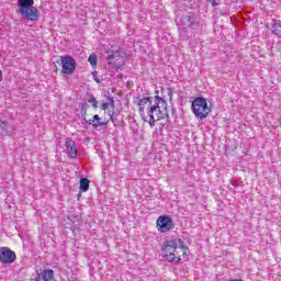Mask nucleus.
Returning <instances> with one entry per match:
<instances>
[{"label": "nucleus", "instance_id": "9d476101", "mask_svg": "<svg viewBox=\"0 0 281 281\" xmlns=\"http://www.w3.org/2000/svg\"><path fill=\"white\" fill-rule=\"evenodd\" d=\"M126 59L124 56L120 55V53H111L108 55V65H112L114 69H120V67H124Z\"/></svg>", "mask_w": 281, "mask_h": 281}, {"label": "nucleus", "instance_id": "5701e85b", "mask_svg": "<svg viewBox=\"0 0 281 281\" xmlns=\"http://www.w3.org/2000/svg\"><path fill=\"white\" fill-rule=\"evenodd\" d=\"M108 104L109 106H112V109H115V100L113 97H108Z\"/></svg>", "mask_w": 281, "mask_h": 281}, {"label": "nucleus", "instance_id": "9b49d317", "mask_svg": "<svg viewBox=\"0 0 281 281\" xmlns=\"http://www.w3.org/2000/svg\"><path fill=\"white\" fill-rule=\"evenodd\" d=\"M16 255L15 251L9 248H0V262L3 265H11L15 262Z\"/></svg>", "mask_w": 281, "mask_h": 281}, {"label": "nucleus", "instance_id": "f257e3e1", "mask_svg": "<svg viewBox=\"0 0 281 281\" xmlns=\"http://www.w3.org/2000/svg\"><path fill=\"white\" fill-rule=\"evenodd\" d=\"M156 95L154 97V104L150 105V108H147V117H150V115H155V120H166L165 123L160 124L159 131H168L170 128V115L168 114V108H161L159 104L166 103V100L164 98H160L159 91H155Z\"/></svg>", "mask_w": 281, "mask_h": 281}, {"label": "nucleus", "instance_id": "412c9836", "mask_svg": "<svg viewBox=\"0 0 281 281\" xmlns=\"http://www.w3.org/2000/svg\"><path fill=\"white\" fill-rule=\"evenodd\" d=\"M177 25L179 26V34H187L188 33V26L181 25L180 22H178Z\"/></svg>", "mask_w": 281, "mask_h": 281}, {"label": "nucleus", "instance_id": "cd10ccee", "mask_svg": "<svg viewBox=\"0 0 281 281\" xmlns=\"http://www.w3.org/2000/svg\"><path fill=\"white\" fill-rule=\"evenodd\" d=\"M227 281H244L243 279H234V280H227Z\"/></svg>", "mask_w": 281, "mask_h": 281}, {"label": "nucleus", "instance_id": "6ab92c4d", "mask_svg": "<svg viewBox=\"0 0 281 281\" xmlns=\"http://www.w3.org/2000/svg\"><path fill=\"white\" fill-rule=\"evenodd\" d=\"M88 63H90L91 67H98V55L91 54L88 57Z\"/></svg>", "mask_w": 281, "mask_h": 281}, {"label": "nucleus", "instance_id": "a211bd4d", "mask_svg": "<svg viewBox=\"0 0 281 281\" xmlns=\"http://www.w3.org/2000/svg\"><path fill=\"white\" fill-rule=\"evenodd\" d=\"M0 128H1V133L3 135H10V133H12V128L10 127L8 122H1L0 123Z\"/></svg>", "mask_w": 281, "mask_h": 281}, {"label": "nucleus", "instance_id": "c756f323", "mask_svg": "<svg viewBox=\"0 0 281 281\" xmlns=\"http://www.w3.org/2000/svg\"><path fill=\"white\" fill-rule=\"evenodd\" d=\"M111 122H113V115L110 116Z\"/></svg>", "mask_w": 281, "mask_h": 281}, {"label": "nucleus", "instance_id": "a878e982", "mask_svg": "<svg viewBox=\"0 0 281 281\" xmlns=\"http://www.w3.org/2000/svg\"><path fill=\"white\" fill-rule=\"evenodd\" d=\"M101 109H102V111H106L109 109V103L108 102H103L101 104Z\"/></svg>", "mask_w": 281, "mask_h": 281}, {"label": "nucleus", "instance_id": "7ed1b4c3", "mask_svg": "<svg viewBox=\"0 0 281 281\" xmlns=\"http://www.w3.org/2000/svg\"><path fill=\"white\" fill-rule=\"evenodd\" d=\"M191 111L196 120H205L210 113H212V108L207 104V99L203 97H196L191 102Z\"/></svg>", "mask_w": 281, "mask_h": 281}, {"label": "nucleus", "instance_id": "bb28decb", "mask_svg": "<svg viewBox=\"0 0 281 281\" xmlns=\"http://www.w3.org/2000/svg\"><path fill=\"white\" fill-rule=\"evenodd\" d=\"M3 80V71L0 70V82Z\"/></svg>", "mask_w": 281, "mask_h": 281}, {"label": "nucleus", "instance_id": "dca6fc26", "mask_svg": "<svg viewBox=\"0 0 281 281\" xmlns=\"http://www.w3.org/2000/svg\"><path fill=\"white\" fill-rule=\"evenodd\" d=\"M90 183H91V181L88 178H81L79 181L80 192H88Z\"/></svg>", "mask_w": 281, "mask_h": 281}, {"label": "nucleus", "instance_id": "f3484780", "mask_svg": "<svg viewBox=\"0 0 281 281\" xmlns=\"http://www.w3.org/2000/svg\"><path fill=\"white\" fill-rule=\"evenodd\" d=\"M271 27H272V34H274L276 36H280V34H281L280 20H272Z\"/></svg>", "mask_w": 281, "mask_h": 281}, {"label": "nucleus", "instance_id": "0eeeda50", "mask_svg": "<svg viewBox=\"0 0 281 281\" xmlns=\"http://www.w3.org/2000/svg\"><path fill=\"white\" fill-rule=\"evenodd\" d=\"M83 225L85 223L82 220L76 215H69L64 220V227H66V229H71L74 234H80V229H82Z\"/></svg>", "mask_w": 281, "mask_h": 281}, {"label": "nucleus", "instance_id": "1a4fd4ad", "mask_svg": "<svg viewBox=\"0 0 281 281\" xmlns=\"http://www.w3.org/2000/svg\"><path fill=\"white\" fill-rule=\"evenodd\" d=\"M180 25H184V27H190L191 30H196L199 27V15L194 12H189L182 15L179 20Z\"/></svg>", "mask_w": 281, "mask_h": 281}, {"label": "nucleus", "instance_id": "423d86ee", "mask_svg": "<svg viewBox=\"0 0 281 281\" xmlns=\"http://www.w3.org/2000/svg\"><path fill=\"white\" fill-rule=\"evenodd\" d=\"M60 63L61 74H65L66 76H71L76 71V67H78L76 59L70 55L60 56Z\"/></svg>", "mask_w": 281, "mask_h": 281}, {"label": "nucleus", "instance_id": "20e7f679", "mask_svg": "<svg viewBox=\"0 0 281 281\" xmlns=\"http://www.w3.org/2000/svg\"><path fill=\"white\" fill-rule=\"evenodd\" d=\"M189 254L188 248H162V258L168 262L178 263Z\"/></svg>", "mask_w": 281, "mask_h": 281}, {"label": "nucleus", "instance_id": "f03ea898", "mask_svg": "<svg viewBox=\"0 0 281 281\" xmlns=\"http://www.w3.org/2000/svg\"><path fill=\"white\" fill-rule=\"evenodd\" d=\"M19 12L25 21H38L41 11L34 7V0H18Z\"/></svg>", "mask_w": 281, "mask_h": 281}, {"label": "nucleus", "instance_id": "4be33fe9", "mask_svg": "<svg viewBox=\"0 0 281 281\" xmlns=\"http://www.w3.org/2000/svg\"><path fill=\"white\" fill-rule=\"evenodd\" d=\"M148 122H149L150 128H154L155 122H159V120L155 119V115L150 114Z\"/></svg>", "mask_w": 281, "mask_h": 281}, {"label": "nucleus", "instance_id": "4468645a", "mask_svg": "<svg viewBox=\"0 0 281 281\" xmlns=\"http://www.w3.org/2000/svg\"><path fill=\"white\" fill-rule=\"evenodd\" d=\"M35 281H56L55 272L52 269H45L38 273Z\"/></svg>", "mask_w": 281, "mask_h": 281}, {"label": "nucleus", "instance_id": "ddd939ff", "mask_svg": "<svg viewBox=\"0 0 281 281\" xmlns=\"http://www.w3.org/2000/svg\"><path fill=\"white\" fill-rule=\"evenodd\" d=\"M65 146L70 159H76L78 157V147L76 146V142L71 138H66Z\"/></svg>", "mask_w": 281, "mask_h": 281}, {"label": "nucleus", "instance_id": "2eb2a0df", "mask_svg": "<svg viewBox=\"0 0 281 281\" xmlns=\"http://www.w3.org/2000/svg\"><path fill=\"white\" fill-rule=\"evenodd\" d=\"M165 247H188V239L173 238L165 243Z\"/></svg>", "mask_w": 281, "mask_h": 281}, {"label": "nucleus", "instance_id": "c85d7f7f", "mask_svg": "<svg viewBox=\"0 0 281 281\" xmlns=\"http://www.w3.org/2000/svg\"><path fill=\"white\" fill-rule=\"evenodd\" d=\"M78 199H80V196H82V192H80V190H79V193H78Z\"/></svg>", "mask_w": 281, "mask_h": 281}, {"label": "nucleus", "instance_id": "f8f14e48", "mask_svg": "<svg viewBox=\"0 0 281 281\" xmlns=\"http://www.w3.org/2000/svg\"><path fill=\"white\" fill-rule=\"evenodd\" d=\"M153 97H145L143 99H139L138 101V113L142 117V120H144V122H146V112H144V109H150V106H153Z\"/></svg>", "mask_w": 281, "mask_h": 281}, {"label": "nucleus", "instance_id": "b1692460", "mask_svg": "<svg viewBox=\"0 0 281 281\" xmlns=\"http://www.w3.org/2000/svg\"><path fill=\"white\" fill-rule=\"evenodd\" d=\"M92 76H93V78H94V81H95L98 85H100V82H102V80H100V78L97 77V76H98V71H93V72H92Z\"/></svg>", "mask_w": 281, "mask_h": 281}, {"label": "nucleus", "instance_id": "6e6552de", "mask_svg": "<svg viewBox=\"0 0 281 281\" xmlns=\"http://www.w3.org/2000/svg\"><path fill=\"white\" fill-rule=\"evenodd\" d=\"M156 227L158 232L166 234V232L175 229V222L172 221V217L168 215H160L156 221Z\"/></svg>", "mask_w": 281, "mask_h": 281}, {"label": "nucleus", "instance_id": "393cba45", "mask_svg": "<svg viewBox=\"0 0 281 281\" xmlns=\"http://www.w3.org/2000/svg\"><path fill=\"white\" fill-rule=\"evenodd\" d=\"M207 3H211L212 8H216L218 5V2L216 0H206Z\"/></svg>", "mask_w": 281, "mask_h": 281}, {"label": "nucleus", "instance_id": "39448f33", "mask_svg": "<svg viewBox=\"0 0 281 281\" xmlns=\"http://www.w3.org/2000/svg\"><path fill=\"white\" fill-rule=\"evenodd\" d=\"M81 119H82V126L87 128V126H93V128H98V126H108V122H102V119L100 115L94 114L92 120H87V110L89 109V105L87 102L81 103Z\"/></svg>", "mask_w": 281, "mask_h": 281}, {"label": "nucleus", "instance_id": "aec40b11", "mask_svg": "<svg viewBox=\"0 0 281 281\" xmlns=\"http://www.w3.org/2000/svg\"><path fill=\"white\" fill-rule=\"evenodd\" d=\"M88 102L90 104H92L93 109H98V100L95 99V97L93 94H91L90 99L88 100Z\"/></svg>", "mask_w": 281, "mask_h": 281}]
</instances>
